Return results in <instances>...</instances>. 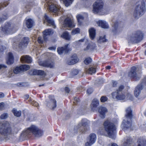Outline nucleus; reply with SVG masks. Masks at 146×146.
Masks as SVG:
<instances>
[{
    "label": "nucleus",
    "mask_w": 146,
    "mask_h": 146,
    "mask_svg": "<svg viewBox=\"0 0 146 146\" xmlns=\"http://www.w3.org/2000/svg\"><path fill=\"white\" fill-rule=\"evenodd\" d=\"M143 83L139 84L135 88L134 91V95L137 97H138V98L140 100H143L146 97V94H140V91L143 89Z\"/></svg>",
    "instance_id": "nucleus-13"
},
{
    "label": "nucleus",
    "mask_w": 146,
    "mask_h": 146,
    "mask_svg": "<svg viewBox=\"0 0 146 146\" xmlns=\"http://www.w3.org/2000/svg\"><path fill=\"white\" fill-rule=\"evenodd\" d=\"M44 3H46L44 5V8L49 9L50 12L57 13L58 15L61 13V7L57 4V2L54 0H45Z\"/></svg>",
    "instance_id": "nucleus-3"
},
{
    "label": "nucleus",
    "mask_w": 146,
    "mask_h": 146,
    "mask_svg": "<svg viewBox=\"0 0 146 146\" xmlns=\"http://www.w3.org/2000/svg\"><path fill=\"white\" fill-rule=\"evenodd\" d=\"M93 144V142H91L90 141L89 142H87L85 144V146H90Z\"/></svg>",
    "instance_id": "nucleus-51"
},
{
    "label": "nucleus",
    "mask_w": 146,
    "mask_h": 146,
    "mask_svg": "<svg viewBox=\"0 0 146 146\" xmlns=\"http://www.w3.org/2000/svg\"><path fill=\"white\" fill-rule=\"evenodd\" d=\"M107 100V98L104 96L102 97L100 99L101 101L102 102H105Z\"/></svg>",
    "instance_id": "nucleus-49"
},
{
    "label": "nucleus",
    "mask_w": 146,
    "mask_h": 146,
    "mask_svg": "<svg viewBox=\"0 0 146 146\" xmlns=\"http://www.w3.org/2000/svg\"><path fill=\"white\" fill-rule=\"evenodd\" d=\"M96 72V69L95 68L92 67L90 68L87 71L88 73L91 74L95 73Z\"/></svg>",
    "instance_id": "nucleus-39"
},
{
    "label": "nucleus",
    "mask_w": 146,
    "mask_h": 146,
    "mask_svg": "<svg viewBox=\"0 0 146 146\" xmlns=\"http://www.w3.org/2000/svg\"><path fill=\"white\" fill-rule=\"evenodd\" d=\"M124 88L123 86H120L119 87L118 89L117 90L116 92L112 93L111 95L113 98L114 99L120 100H124L125 98L127 100H132L133 97L131 94L128 93L125 96V94L121 92Z\"/></svg>",
    "instance_id": "nucleus-4"
},
{
    "label": "nucleus",
    "mask_w": 146,
    "mask_h": 146,
    "mask_svg": "<svg viewBox=\"0 0 146 146\" xmlns=\"http://www.w3.org/2000/svg\"><path fill=\"white\" fill-rule=\"evenodd\" d=\"M96 46V45L95 44H94L92 45L90 44H89L86 47V48L84 49L85 50H90V51H92L94 49H95Z\"/></svg>",
    "instance_id": "nucleus-34"
},
{
    "label": "nucleus",
    "mask_w": 146,
    "mask_h": 146,
    "mask_svg": "<svg viewBox=\"0 0 146 146\" xmlns=\"http://www.w3.org/2000/svg\"><path fill=\"white\" fill-rule=\"evenodd\" d=\"M21 67L22 70V71H26L29 70L30 68L29 66L28 65H23L21 66Z\"/></svg>",
    "instance_id": "nucleus-44"
},
{
    "label": "nucleus",
    "mask_w": 146,
    "mask_h": 146,
    "mask_svg": "<svg viewBox=\"0 0 146 146\" xmlns=\"http://www.w3.org/2000/svg\"><path fill=\"white\" fill-rule=\"evenodd\" d=\"M53 33L52 30L50 29H48L45 30L43 32V37L44 39H45L46 36L52 34Z\"/></svg>",
    "instance_id": "nucleus-27"
},
{
    "label": "nucleus",
    "mask_w": 146,
    "mask_h": 146,
    "mask_svg": "<svg viewBox=\"0 0 146 146\" xmlns=\"http://www.w3.org/2000/svg\"><path fill=\"white\" fill-rule=\"evenodd\" d=\"M39 64L44 67H48L50 68H52L54 66V63L49 60L41 62H40Z\"/></svg>",
    "instance_id": "nucleus-19"
},
{
    "label": "nucleus",
    "mask_w": 146,
    "mask_h": 146,
    "mask_svg": "<svg viewBox=\"0 0 146 146\" xmlns=\"http://www.w3.org/2000/svg\"><path fill=\"white\" fill-rule=\"evenodd\" d=\"M125 118L124 119L121 125V127L125 130L128 129L131 126L130 122L132 117V111L130 108H128L126 109Z\"/></svg>",
    "instance_id": "nucleus-7"
},
{
    "label": "nucleus",
    "mask_w": 146,
    "mask_h": 146,
    "mask_svg": "<svg viewBox=\"0 0 146 146\" xmlns=\"http://www.w3.org/2000/svg\"><path fill=\"white\" fill-rule=\"evenodd\" d=\"M74 0H60L61 2L63 3L66 7L70 6L72 4Z\"/></svg>",
    "instance_id": "nucleus-28"
},
{
    "label": "nucleus",
    "mask_w": 146,
    "mask_h": 146,
    "mask_svg": "<svg viewBox=\"0 0 146 146\" xmlns=\"http://www.w3.org/2000/svg\"><path fill=\"white\" fill-rule=\"evenodd\" d=\"M49 100L46 103V106L51 109H54L56 106V101L53 96H49Z\"/></svg>",
    "instance_id": "nucleus-14"
},
{
    "label": "nucleus",
    "mask_w": 146,
    "mask_h": 146,
    "mask_svg": "<svg viewBox=\"0 0 146 146\" xmlns=\"http://www.w3.org/2000/svg\"><path fill=\"white\" fill-rule=\"evenodd\" d=\"M34 134L36 137H40L42 135L41 131L34 125H32L26 129L24 130L21 133V136L26 137L32 134Z\"/></svg>",
    "instance_id": "nucleus-6"
},
{
    "label": "nucleus",
    "mask_w": 146,
    "mask_h": 146,
    "mask_svg": "<svg viewBox=\"0 0 146 146\" xmlns=\"http://www.w3.org/2000/svg\"><path fill=\"white\" fill-rule=\"evenodd\" d=\"M90 36L92 39H93L95 36V30L93 28H91L89 30Z\"/></svg>",
    "instance_id": "nucleus-29"
},
{
    "label": "nucleus",
    "mask_w": 146,
    "mask_h": 146,
    "mask_svg": "<svg viewBox=\"0 0 146 146\" xmlns=\"http://www.w3.org/2000/svg\"><path fill=\"white\" fill-rule=\"evenodd\" d=\"M143 37V33L140 31H137L128 38V40L132 42L137 43L142 40Z\"/></svg>",
    "instance_id": "nucleus-10"
},
{
    "label": "nucleus",
    "mask_w": 146,
    "mask_h": 146,
    "mask_svg": "<svg viewBox=\"0 0 146 146\" xmlns=\"http://www.w3.org/2000/svg\"><path fill=\"white\" fill-rule=\"evenodd\" d=\"M98 24L99 26L103 28L107 29L109 27L107 23L104 20H99L98 22Z\"/></svg>",
    "instance_id": "nucleus-25"
},
{
    "label": "nucleus",
    "mask_w": 146,
    "mask_h": 146,
    "mask_svg": "<svg viewBox=\"0 0 146 146\" xmlns=\"http://www.w3.org/2000/svg\"><path fill=\"white\" fill-rule=\"evenodd\" d=\"M123 145L122 146H129L131 143V142L130 138L129 137L125 138L123 141ZM109 146H118L117 144L115 143H112Z\"/></svg>",
    "instance_id": "nucleus-16"
},
{
    "label": "nucleus",
    "mask_w": 146,
    "mask_h": 146,
    "mask_svg": "<svg viewBox=\"0 0 146 146\" xmlns=\"http://www.w3.org/2000/svg\"><path fill=\"white\" fill-rule=\"evenodd\" d=\"M104 3L102 0H97L93 5V11L94 13L101 15L106 14V10L103 8Z\"/></svg>",
    "instance_id": "nucleus-8"
},
{
    "label": "nucleus",
    "mask_w": 146,
    "mask_h": 146,
    "mask_svg": "<svg viewBox=\"0 0 146 146\" xmlns=\"http://www.w3.org/2000/svg\"><path fill=\"white\" fill-rule=\"evenodd\" d=\"M48 49L50 50H55V48H54V47H50V48H49Z\"/></svg>",
    "instance_id": "nucleus-64"
},
{
    "label": "nucleus",
    "mask_w": 146,
    "mask_h": 146,
    "mask_svg": "<svg viewBox=\"0 0 146 146\" xmlns=\"http://www.w3.org/2000/svg\"><path fill=\"white\" fill-rule=\"evenodd\" d=\"M80 32V29L79 28H77L73 29L72 32L71 34L72 35H74L76 34H79Z\"/></svg>",
    "instance_id": "nucleus-37"
},
{
    "label": "nucleus",
    "mask_w": 146,
    "mask_h": 146,
    "mask_svg": "<svg viewBox=\"0 0 146 146\" xmlns=\"http://www.w3.org/2000/svg\"><path fill=\"white\" fill-rule=\"evenodd\" d=\"M29 5H27V6H26L25 7V11H26V10H27V11H30V10H29V9H30V8H29Z\"/></svg>",
    "instance_id": "nucleus-61"
},
{
    "label": "nucleus",
    "mask_w": 146,
    "mask_h": 146,
    "mask_svg": "<svg viewBox=\"0 0 146 146\" xmlns=\"http://www.w3.org/2000/svg\"><path fill=\"white\" fill-rule=\"evenodd\" d=\"M100 114V117L102 118H104L105 117V113L107 112V110L106 108L101 107L98 110Z\"/></svg>",
    "instance_id": "nucleus-20"
},
{
    "label": "nucleus",
    "mask_w": 146,
    "mask_h": 146,
    "mask_svg": "<svg viewBox=\"0 0 146 146\" xmlns=\"http://www.w3.org/2000/svg\"><path fill=\"white\" fill-rule=\"evenodd\" d=\"M99 104V101L96 99H94L92 101L91 105V107L92 110H94Z\"/></svg>",
    "instance_id": "nucleus-26"
},
{
    "label": "nucleus",
    "mask_w": 146,
    "mask_h": 146,
    "mask_svg": "<svg viewBox=\"0 0 146 146\" xmlns=\"http://www.w3.org/2000/svg\"><path fill=\"white\" fill-rule=\"evenodd\" d=\"M29 101L30 103L35 106L38 107L39 106V104L37 102L33 100H32L31 98L29 99Z\"/></svg>",
    "instance_id": "nucleus-45"
},
{
    "label": "nucleus",
    "mask_w": 146,
    "mask_h": 146,
    "mask_svg": "<svg viewBox=\"0 0 146 146\" xmlns=\"http://www.w3.org/2000/svg\"><path fill=\"white\" fill-rule=\"evenodd\" d=\"M75 25L72 15L71 14L68 15L64 20L62 27L65 28H73Z\"/></svg>",
    "instance_id": "nucleus-11"
},
{
    "label": "nucleus",
    "mask_w": 146,
    "mask_h": 146,
    "mask_svg": "<svg viewBox=\"0 0 146 146\" xmlns=\"http://www.w3.org/2000/svg\"><path fill=\"white\" fill-rule=\"evenodd\" d=\"M92 59L90 58H86L84 60V63L86 64H88L91 62Z\"/></svg>",
    "instance_id": "nucleus-47"
},
{
    "label": "nucleus",
    "mask_w": 146,
    "mask_h": 146,
    "mask_svg": "<svg viewBox=\"0 0 146 146\" xmlns=\"http://www.w3.org/2000/svg\"><path fill=\"white\" fill-rule=\"evenodd\" d=\"M44 18L45 20V21H46L47 22L49 25L52 26L54 29L56 28V27L54 21L51 17H48L46 14H45L44 16Z\"/></svg>",
    "instance_id": "nucleus-18"
},
{
    "label": "nucleus",
    "mask_w": 146,
    "mask_h": 146,
    "mask_svg": "<svg viewBox=\"0 0 146 146\" xmlns=\"http://www.w3.org/2000/svg\"><path fill=\"white\" fill-rule=\"evenodd\" d=\"M78 61V59L76 55H73L71 58L70 60L68 62V63L69 65L74 64L77 63Z\"/></svg>",
    "instance_id": "nucleus-23"
},
{
    "label": "nucleus",
    "mask_w": 146,
    "mask_h": 146,
    "mask_svg": "<svg viewBox=\"0 0 146 146\" xmlns=\"http://www.w3.org/2000/svg\"><path fill=\"white\" fill-rule=\"evenodd\" d=\"M12 112L15 116L17 117H20L21 115V111H17L15 108H14L12 110Z\"/></svg>",
    "instance_id": "nucleus-35"
},
{
    "label": "nucleus",
    "mask_w": 146,
    "mask_h": 146,
    "mask_svg": "<svg viewBox=\"0 0 146 146\" xmlns=\"http://www.w3.org/2000/svg\"><path fill=\"white\" fill-rule=\"evenodd\" d=\"M61 36L62 38L67 40H69L71 38V36L69 35L68 32L67 31L64 32L61 35Z\"/></svg>",
    "instance_id": "nucleus-31"
},
{
    "label": "nucleus",
    "mask_w": 146,
    "mask_h": 146,
    "mask_svg": "<svg viewBox=\"0 0 146 146\" xmlns=\"http://www.w3.org/2000/svg\"><path fill=\"white\" fill-rule=\"evenodd\" d=\"M4 96V94L2 92H0V98H3Z\"/></svg>",
    "instance_id": "nucleus-63"
},
{
    "label": "nucleus",
    "mask_w": 146,
    "mask_h": 146,
    "mask_svg": "<svg viewBox=\"0 0 146 146\" xmlns=\"http://www.w3.org/2000/svg\"><path fill=\"white\" fill-rule=\"evenodd\" d=\"M137 68L135 66L132 67L131 68L130 71L128 74L129 76L135 78L136 80L140 78L139 76H138L136 73Z\"/></svg>",
    "instance_id": "nucleus-17"
},
{
    "label": "nucleus",
    "mask_w": 146,
    "mask_h": 146,
    "mask_svg": "<svg viewBox=\"0 0 146 146\" xmlns=\"http://www.w3.org/2000/svg\"><path fill=\"white\" fill-rule=\"evenodd\" d=\"M5 48V47L2 46L1 43H0V51L1 52H2Z\"/></svg>",
    "instance_id": "nucleus-52"
},
{
    "label": "nucleus",
    "mask_w": 146,
    "mask_h": 146,
    "mask_svg": "<svg viewBox=\"0 0 146 146\" xmlns=\"http://www.w3.org/2000/svg\"><path fill=\"white\" fill-rule=\"evenodd\" d=\"M33 21L31 19H28L26 22V25L28 28H31L33 25Z\"/></svg>",
    "instance_id": "nucleus-32"
},
{
    "label": "nucleus",
    "mask_w": 146,
    "mask_h": 146,
    "mask_svg": "<svg viewBox=\"0 0 146 146\" xmlns=\"http://www.w3.org/2000/svg\"><path fill=\"white\" fill-rule=\"evenodd\" d=\"M9 0H5L4 3H1L0 4V10L1 9L3 8L6 7L9 4L8 1Z\"/></svg>",
    "instance_id": "nucleus-38"
},
{
    "label": "nucleus",
    "mask_w": 146,
    "mask_h": 146,
    "mask_svg": "<svg viewBox=\"0 0 146 146\" xmlns=\"http://www.w3.org/2000/svg\"><path fill=\"white\" fill-rule=\"evenodd\" d=\"M69 44H66L64 47H59L57 49V52L59 54L63 53H67L69 51L71 50V49L68 47Z\"/></svg>",
    "instance_id": "nucleus-15"
},
{
    "label": "nucleus",
    "mask_w": 146,
    "mask_h": 146,
    "mask_svg": "<svg viewBox=\"0 0 146 146\" xmlns=\"http://www.w3.org/2000/svg\"><path fill=\"white\" fill-rule=\"evenodd\" d=\"M6 68L7 66H6L3 64H0V69L2 68Z\"/></svg>",
    "instance_id": "nucleus-56"
},
{
    "label": "nucleus",
    "mask_w": 146,
    "mask_h": 146,
    "mask_svg": "<svg viewBox=\"0 0 146 146\" xmlns=\"http://www.w3.org/2000/svg\"><path fill=\"white\" fill-rule=\"evenodd\" d=\"M4 103L3 102L0 103V110H3L4 108Z\"/></svg>",
    "instance_id": "nucleus-54"
},
{
    "label": "nucleus",
    "mask_w": 146,
    "mask_h": 146,
    "mask_svg": "<svg viewBox=\"0 0 146 146\" xmlns=\"http://www.w3.org/2000/svg\"><path fill=\"white\" fill-rule=\"evenodd\" d=\"M8 17L7 15H3L0 17V23H2L5 20H6Z\"/></svg>",
    "instance_id": "nucleus-43"
},
{
    "label": "nucleus",
    "mask_w": 146,
    "mask_h": 146,
    "mask_svg": "<svg viewBox=\"0 0 146 146\" xmlns=\"http://www.w3.org/2000/svg\"><path fill=\"white\" fill-rule=\"evenodd\" d=\"M20 60L23 63H30L32 61L31 58L27 55L22 56Z\"/></svg>",
    "instance_id": "nucleus-21"
},
{
    "label": "nucleus",
    "mask_w": 146,
    "mask_h": 146,
    "mask_svg": "<svg viewBox=\"0 0 146 146\" xmlns=\"http://www.w3.org/2000/svg\"><path fill=\"white\" fill-rule=\"evenodd\" d=\"M144 140L142 138H139L138 141V146H144Z\"/></svg>",
    "instance_id": "nucleus-42"
},
{
    "label": "nucleus",
    "mask_w": 146,
    "mask_h": 146,
    "mask_svg": "<svg viewBox=\"0 0 146 146\" xmlns=\"http://www.w3.org/2000/svg\"><path fill=\"white\" fill-rule=\"evenodd\" d=\"M76 18L78 24L80 25H82L84 19L83 16L80 14H78L76 16Z\"/></svg>",
    "instance_id": "nucleus-30"
},
{
    "label": "nucleus",
    "mask_w": 146,
    "mask_h": 146,
    "mask_svg": "<svg viewBox=\"0 0 146 146\" xmlns=\"http://www.w3.org/2000/svg\"><path fill=\"white\" fill-rule=\"evenodd\" d=\"M74 100L75 101H74V103L75 104H76V103H75L76 102H79V100L77 98H74Z\"/></svg>",
    "instance_id": "nucleus-59"
},
{
    "label": "nucleus",
    "mask_w": 146,
    "mask_h": 146,
    "mask_svg": "<svg viewBox=\"0 0 146 146\" xmlns=\"http://www.w3.org/2000/svg\"><path fill=\"white\" fill-rule=\"evenodd\" d=\"M65 91L67 93H69L70 91V90L69 89V88L67 87H66L65 88Z\"/></svg>",
    "instance_id": "nucleus-60"
},
{
    "label": "nucleus",
    "mask_w": 146,
    "mask_h": 146,
    "mask_svg": "<svg viewBox=\"0 0 146 146\" xmlns=\"http://www.w3.org/2000/svg\"><path fill=\"white\" fill-rule=\"evenodd\" d=\"M88 122L89 121L86 119H82L76 127L74 128V130H78L81 133L85 132L86 131V129L89 128L88 126Z\"/></svg>",
    "instance_id": "nucleus-12"
},
{
    "label": "nucleus",
    "mask_w": 146,
    "mask_h": 146,
    "mask_svg": "<svg viewBox=\"0 0 146 146\" xmlns=\"http://www.w3.org/2000/svg\"><path fill=\"white\" fill-rule=\"evenodd\" d=\"M19 130L17 127H15L12 129L10 124L8 122H0V134L7 136L12 134L17 133Z\"/></svg>",
    "instance_id": "nucleus-2"
},
{
    "label": "nucleus",
    "mask_w": 146,
    "mask_h": 146,
    "mask_svg": "<svg viewBox=\"0 0 146 146\" xmlns=\"http://www.w3.org/2000/svg\"><path fill=\"white\" fill-rule=\"evenodd\" d=\"M90 140L91 142H93L94 143L96 141V135L94 133H92L90 134Z\"/></svg>",
    "instance_id": "nucleus-36"
},
{
    "label": "nucleus",
    "mask_w": 146,
    "mask_h": 146,
    "mask_svg": "<svg viewBox=\"0 0 146 146\" xmlns=\"http://www.w3.org/2000/svg\"><path fill=\"white\" fill-rule=\"evenodd\" d=\"M73 74L74 75H76V74H78V70H74L73 71Z\"/></svg>",
    "instance_id": "nucleus-57"
},
{
    "label": "nucleus",
    "mask_w": 146,
    "mask_h": 146,
    "mask_svg": "<svg viewBox=\"0 0 146 146\" xmlns=\"http://www.w3.org/2000/svg\"><path fill=\"white\" fill-rule=\"evenodd\" d=\"M113 30V31H115L117 30L118 28V23L117 22L114 23L112 25Z\"/></svg>",
    "instance_id": "nucleus-46"
},
{
    "label": "nucleus",
    "mask_w": 146,
    "mask_h": 146,
    "mask_svg": "<svg viewBox=\"0 0 146 146\" xmlns=\"http://www.w3.org/2000/svg\"><path fill=\"white\" fill-rule=\"evenodd\" d=\"M84 40V39H81L79 40L76 41L74 42V44H76V45H79L80 44L81 42H83Z\"/></svg>",
    "instance_id": "nucleus-50"
},
{
    "label": "nucleus",
    "mask_w": 146,
    "mask_h": 146,
    "mask_svg": "<svg viewBox=\"0 0 146 146\" xmlns=\"http://www.w3.org/2000/svg\"><path fill=\"white\" fill-rule=\"evenodd\" d=\"M29 42V39L28 37H25L22 40L21 42L19 44V47H24L27 46Z\"/></svg>",
    "instance_id": "nucleus-24"
},
{
    "label": "nucleus",
    "mask_w": 146,
    "mask_h": 146,
    "mask_svg": "<svg viewBox=\"0 0 146 146\" xmlns=\"http://www.w3.org/2000/svg\"><path fill=\"white\" fill-rule=\"evenodd\" d=\"M6 62L8 64H11L14 62V58L11 52L8 53L6 59Z\"/></svg>",
    "instance_id": "nucleus-22"
},
{
    "label": "nucleus",
    "mask_w": 146,
    "mask_h": 146,
    "mask_svg": "<svg viewBox=\"0 0 146 146\" xmlns=\"http://www.w3.org/2000/svg\"><path fill=\"white\" fill-rule=\"evenodd\" d=\"M38 41L39 44H42V38L41 37H39L38 39Z\"/></svg>",
    "instance_id": "nucleus-55"
},
{
    "label": "nucleus",
    "mask_w": 146,
    "mask_h": 146,
    "mask_svg": "<svg viewBox=\"0 0 146 146\" xmlns=\"http://www.w3.org/2000/svg\"><path fill=\"white\" fill-rule=\"evenodd\" d=\"M2 31L0 32V36L2 37V34L3 32L7 34H11L15 32L18 29V27L16 25H11L10 23H6L4 27L2 28Z\"/></svg>",
    "instance_id": "nucleus-9"
},
{
    "label": "nucleus",
    "mask_w": 146,
    "mask_h": 146,
    "mask_svg": "<svg viewBox=\"0 0 146 146\" xmlns=\"http://www.w3.org/2000/svg\"><path fill=\"white\" fill-rule=\"evenodd\" d=\"M113 86L114 87H115L117 84V82L115 81H113Z\"/></svg>",
    "instance_id": "nucleus-58"
},
{
    "label": "nucleus",
    "mask_w": 146,
    "mask_h": 146,
    "mask_svg": "<svg viewBox=\"0 0 146 146\" xmlns=\"http://www.w3.org/2000/svg\"><path fill=\"white\" fill-rule=\"evenodd\" d=\"M103 131H104V130L103 129L100 130V129L99 130V132H100V134H102V135H103L104 134V132H103Z\"/></svg>",
    "instance_id": "nucleus-62"
},
{
    "label": "nucleus",
    "mask_w": 146,
    "mask_h": 146,
    "mask_svg": "<svg viewBox=\"0 0 146 146\" xmlns=\"http://www.w3.org/2000/svg\"><path fill=\"white\" fill-rule=\"evenodd\" d=\"M107 41V39L106 38L105 35L100 36L98 40V42L99 43L105 42Z\"/></svg>",
    "instance_id": "nucleus-40"
},
{
    "label": "nucleus",
    "mask_w": 146,
    "mask_h": 146,
    "mask_svg": "<svg viewBox=\"0 0 146 146\" xmlns=\"http://www.w3.org/2000/svg\"><path fill=\"white\" fill-rule=\"evenodd\" d=\"M144 1H146V0H140L136 3L133 12L135 19H139L145 13L146 7Z\"/></svg>",
    "instance_id": "nucleus-1"
},
{
    "label": "nucleus",
    "mask_w": 146,
    "mask_h": 146,
    "mask_svg": "<svg viewBox=\"0 0 146 146\" xmlns=\"http://www.w3.org/2000/svg\"><path fill=\"white\" fill-rule=\"evenodd\" d=\"M8 115L7 113H3L2 114L0 118L1 119H5L7 118L8 117Z\"/></svg>",
    "instance_id": "nucleus-48"
},
{
    "label": "nucleus",
    "mask_w": 146,
    "mask_h": 146,
    "mask_svg": "<svg viewBox=\"0 0 146 146\" xmlns=\"http://www.w3.org/2000/svg\"><path fill=\"white\" fill-rule=\"evenodd\" d=\"M33 74L34 75L43 76L45 75V73L44 71L41 70H34L33 72Z\"/></svg>",
    "instance_id": "nucleus-33"
},
{
    "label": "nucleus",
    "mask_w": 146,
    "mask_h": 146,
    "mask_svg": "<svg viewBox=\"0 0 146 146\" xmlns=\"http://www.w3.org/2000/svg\"><path fill=\"white\" fill-rule=\"evenodd\" d=\"M13 71L14 73L15 74H18L20 72L22 71L21 66L17 67L15 69H14Z\"/></svg>",
    "instance_id": "nucleus-41"
},
{
    "label": "nucleus",
    "mask_w": 146,
    "mask_h": 146,
    "mask_svg": "<svg viewBox=\"0 0 146 146\" xmlns=\"http://www.w3.org/2000/svg\"><path fill=\"white\" fill-rule=\"evenodd\" d=\"M103 125L104 130L110 138L114 139L116 133V127L114 124L108 120L105 121Z\"/></svg>",
    "instance_id": "nucleus-5"
},
{
    "label": "nucleus",
    "mask_w": 146,
    "mask_h": 146,
    "mask_svg": "<svg viewBox=\"0 0 146 146\" xmlns=\"http://www.w3.org/2000/svg\"><path fill=\"white\" fill-rule=\"evenodd\" d=\"M87 92L88 94H91L93 92V90L92 88H88L87 90Z\"/></svg>",
    "instance_id": "nucleus-53"
}]
</instances>
